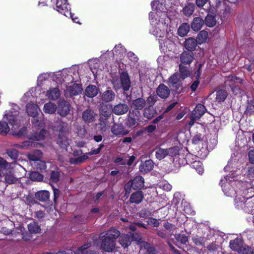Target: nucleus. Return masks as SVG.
Instances as JSON below:
<instances>
[{"mask_svg": "<svg viewBox=\"0 0 254 254\" xmlns=\"http://www.w3.org/2000/svg\"><path fill=\"white\" fill-rule=\"evenodd\" d=\"M50 193L47 190H42L37 192L36 194V197L40 201H44L49 199Z\"/></svg>", "mask_w": 254, "mask_h": 254, "instance_id": "obj_41", "label": "nucleus"}, {"mask_svg": "<svg viewBox=\"0 0 254 254\" xmlns=\"http://www.w3.org/2000/svg\"><path fill=\"white\" fill-rule=\"evenodd\" d=\"M156 93L160 98L165 99L170 94V89L164 84H161L158 87Z\"/></svg>", "mask_w": 254, "mask_h": 254, "instance_id": "obj_24", "label": "nucleus"}, {"mask_svg": "<svg viewBox=\"0 0 254 254\" xmlns=\"http://www.w3.org/2000/svg\"><path fill=\"white\" fill-rule=\"evenodd\" d=\"M238 253L239 254H253L254 252L250 247L244 245Z\"/></svg>", "mask_w": 254, "mask_h": 254, "instance_id": "obj_59", "label": "nucleus"}, {"mask_svg": "<svg viewBox=\"0 0 254 254\" xmlns=\"http://www.w3.org/2000/svg\"><path fill=\"white\" fill-rule=\"evenodd\" d=\"M109 127L108 118L101 117L99 119V127L102 131H106Z\"/></svg>", "mask_w": 254, "mask_h": 254, "instance_id": "obj_46", "label": "nucleus"}, {"mask_svg": "<svg viewBox=\"0 0 254 254\" xmlns=\"http://www.w3.org/2000/svg\"><path fill=\"white\" fill-rule=\"evenodd\" d=\"M184 64H181L179 65V70L180 72V76L182 79H184L190 75V71L187 67L183 66Z\"/></svg>", "mask_w": 254, "mask_h": 254, "instance_id": "obj_47", "label": "nucleus"}, {"mask_svg": "<svg viewBox=\"0 0 254 254\" xmlns=\"http://www.w3.org/2000/svg\"><path fill=\"white\" fill-rule=\"evenodd\" d=\"M153 168V163L152 161L148 160L141 164L139 166V170L141 172L146 173L152 170Z\"/></svg>", "mask_w": 254, "mask_h": 254, "instance_id": "obj_34", "label": "nucleus"}, {"mask_svg": "<svg viewBox=\"0 0 254 254\" xmlns=\"http://www.w3.org/2000/svg\"><path fill=\"white\" fill-rule=\"evenodd\" d=\"M27 156L29 160L34 161V164L42 158L43 153L39 150H35L34 151L29 153Z\"/></svg>", "mask_w": 254, "mask_h": 254, "instance_id": "obj_28", "label": "nucleus"}, {"mask_svg": "<svg viewBox=\"0 0 254 254\" xmlns=\"http://www.w3.org/2000/svg\"><path fill=\"white\" fill-rule=\"evenodd\" d=\"M88 64L94 75H97L102 70L103 66H101L100 61L97 59L89 60Z\"/></svg>", "mask_w": 254, "mask_h": 254, "instance_id": "obj_14", "label": "nucleus"}, {"mask_svg": "<svg viewBox=\"0 0 254 254\" xmlns=\"http://www.w3.org/2000/svg\"><path fill=\"white\" fill-rule=\"evenodd\" d=\"M131 233L128 234H123L119 238V243L124 248L128 247L131 244Z\"/></svg>", "mask_w": 254, "mask_h": 254, "instance_id": "obj_29", "label": "nucleus"}, {"mask_svg": "<svg viewBox=\"0 0 254 254\" xmlns=\"http://www.w3.org/2000/svg\"><path fill=\"white\" fill-rule=\"evenodd\" d=\"M27 227L30 233L36 234L40 232V226L35 222L30 223Z\"/></svg>", "mask_w": 254, "mask_h": 254, "instance_id": "obj_43", "label": "nucleus"}, {"mask_svg": "<svg viewBox=\"0 0 254 254\" xmlns=\"http://www.w3.org/2000/svg\"><path fill=\"white\" fill-rule=\"evenodd\" d=\"M90 246V244L89 243L85 244L76 250L74 253L75 254H93V252L87 250Z\"/></svg>", "mask_w": 254, "mask_h": 254, "instance_id": "obj_42", "label": "nucleus"}, {"mask_svg": "<svg viewBox=\"0 0 254 254\" xmlns=\"http://www.w3.org/2000/svg\"><path fill=\"white\" fill-rule=\"evenodd\" d=\"M121 85H118L116 82H114V86L118 88H120L121 86L123 87L124 90H128L130 86V81L129 76L127 73L123 72L121 75Z\"/></svg>", "mask_w": 254, "mask_h": 254, "instance_id": "obj_15", "label": "nucleus"}, {"mask_svg": "<svg viewBox=\"0 0 254 254\" xmlns=\"http://www.w3.org/2000/svg\"><path fill=\"white\" fill-rule=\"evenodd\" d=\"M196 41L194 38H189L185 41V47L188 51H192L196 46Z\"/></svg>", "mask_w": 254, "mask_h": 254, "instance_id": "obj_37", "label": "nucleus"}, {"mask_svg": "<svg viewBox=\"0 0 254 254\" xmlns=\"http://www.w3.org/2000/svg\"><path fill=\"white\" fill-rule=\"evenodd\" d=\"M208 37V33L202 30L200 31L197 36L198 41L199 44L205 42Z\"/></svg>", "mask_w": 254, "mask_h": 254, "instance_id": "obj_56", "label": "nucleus"}, {"mask_svg": "<svg viewBox=\"0 0 254 254\" xmlns=\"http://www.w3.org/2000/svg\"><path fill=\"white\" fill-rule=\"evenodd\" d=\"M156 114V112L153 108L149 107L144 110V116L148 119H152Z\"/></svg>", "mask_w": 254, "mask_h": 254, "instance_id": "obj_52", "label": "nucleus"}, {"mask_svg": "<svg viewBox=\"0 0 254 254\" xmlns=\"http://www.w3.org/2000/svg\"><path fill=\"white\" fill-rule=\"evenodd\" d=\"M26 110L28 115L33 118V123L36 126H39V125L38 124L39 121L37 120L38 112L40 111L39 107L36 104L28 103L26 105Z\"/></svg>", "mask_w": 254, "mask_h": 254, "instance_id": "obj_10", "label": "nucleus"}, {"mask_svg": "<svg viewBox=\"0 0 254 254\" xmlns=\"http://www.w3.org/2000/svg\"><path fill=\"white\" fill-rule=\"evenodd\" d=\"M54 8L57 11L68 17L71 15L70 7L67 0H50Z\"/></svg>", "mask_w": 254, "mask_h": 254, "instance_id": "obj_5", "label": "nucleus"}, {"mask_svg": "<svg viewBox=\"0 0 254 254\" xmlns=\"http://www.w3.org/2000/svg\"><path fill=\"white\" fill-rule=\"evenodd\" d=\"M34 165L37 169L41 171H45L47 168L45 162L41 160V159L35 163Z\"/></svg>", "mask_w": 254, "mask_h": 254, "instance_id": "obj_57", "label": "nucleus"}, {"mask_svg": "<svg viewBox=\"0 0 254 254\" xmlns=\"http://www.w3.org/2000/svg\"><path fill=\"white\" fill-rule=\"evenodd\" d=\"M61 92L57 87H52L48 90L46 93V97L50 100L55 101L60 96Z\"/></svg>", "mask_w": 254, "mask_h": 254, "instance_id": "obj_19", "label": "nucleus"}, {"mask_svg": "<svg viewBox=\"0 0 254 254\" xmlns=\"http://www.w3.org/2000/svg\"><path fill=\"white\" fill-rule=\"evenodd\" d=\"M204 106L202 104H198L192 112V118L200 119L206 112Z\"/></svg>", "mask_w": 254, "mask_h": 254, "instance_id": "obj_26", "label": "nucleus"}, {"mask_svg": "<svg viewBox=\"0 0 254 254\" xmlns=\"http://www.w3.org/2000/svg\"><path fill=\"white\" fill-rule=\"evenodd\" d=\"M96 114L91 109H87L82 114V119L85 123H89L95 120Z\"/></svg>", "mask_w": 254, "mask_h": 254, "instance_id": "obj_25", "label": "nucleus"}, {"mask_svg": "<svg viewBox=\"0 0 254 254\" xmlns=\"http://www.w3.org/2000/svg\"><path fill=\"white\" fill-rule=\"evenodd\" d=\"M24 228L22 226L17 227L15 231L11 233L12 239L14 241L23 240L25 241L29 240L31 238V235L29 233H24Z\"/></svg>", "mask_w": 254, "mask_h": 254, "instance_id": "obj_9", "label": "nucleus"}, {"mask_svg": "<svg viewBox=\"0 0 254 254\" xmlns=\"http://www.w3.org/2000/svg\"><path fill=\"white\" fill-rule=\"evenodd\" d=\"M178 73L174 74L169 78V85L178 90L181 86V80Z\"/></svg>", "mask_w": 254, "mask_h": 254, "instance_id": "obj_22", "label": "nucleus"}, {"mask_svg": "<svg viewBox=\"0 0 254 254\" xmlns=\"http://www.w3.org/2000/svg\"><path fill=\"white\" fill-rule=\"evenodd\" d=\"M128 109L129 108L127 104L120 103L114 106L112 112L117 115H122L127 113Z\"/></svg>", "mask_w": 254, "mask_h": 254, "instance_id": "obj_21", "label": "nucleus"}, {"mask_svg": "<svg viewBox=\"0 0 254 254\" xmlns=\"http://www.w3.org/2000/svg\"><path fill=\"white\" fill-rule=\"evenodd\" d=\"M70 105L65 101H61L58 105V113L62 116H66L69 112Z\"/></svg>", "mask_w": 254, "mask_h": 254, "instance_id": "obj_17", "label": "nucleus"}, {"mask_svg": "<svg viewBox=\"0 0 254 254\" xmlns=\"http://www.w3.org/2000/svg\"><path fill=\"white\" fill-rule=\"evenodd\" d=\"M190 29V25L187 23H182L178 28V34L181 37H184L187 35Z\"/></svg>", "mask_w": 254, "mask_h": 254, "instance_id": "obj_38", "label": "nucleus"}, {"mask_svg": "<svg viewBox=\"0 0 254 254\" xmlns=\"http://www.w3.org/2000/svg\"><path fill=\"white\" fill-rule=\"evenodd\" d=\"M247 192L248 190H245V193L242 194V196L236 195V198L234 199L235 205L238 209H244L249 213H254V195L247 196Z\"/></svg>", "mask_w": 254, "mask_h": 254, "instance_id": "obj_3", "label": "nucleus"}, {"mask_svg": "<svg viewBox=\"0 0 254 254\" xmlns=\"http://www.w3.org/2000/svg\"><path fill=\"white\" fill-rule=\"evenodd\" d=\"M204 24L203 20L199 17H195L193 19L191 24V29L195 31H199Z\"/></svg>", "mask_w": 254, "mask_h": 254, "instance_id": "obj_30", "label": "nucleus"}, {"mask_svg": "<svg viewBox=\"0 0 254 254\" xmlns=\"http://www.w3.org/2000/svg\"><path fill=\"white\" fill-rule=\"evenodd\" d=\"M71 71L67 69H63L62 71H59L54 73V75L59 82H65V85H70L73 84L74 81H77V77H74L71 74Z\"/></svg>", "mask_w": 254, "mask_h": 254, "instance_id": "obj_6", "label": "nucleus"}, {"mask_svg": "<svg viewBox=\"0 0 254 254\" xmlns=\"http://www.w3.org/2000/svg\"><path fill=\"white\" fill-rule=\"evenodd\" d=\"M7 154L12 159H16L18 157V152L15 149H10L7 150Z\"/></svg>", "mask_w": 254, "mask_h": 254, "instance_id": "obj_62", "label": "nucleus"}, {"mask_svg": "<svg viewBox=\"0 0 254 254\" xmlns=\"http://www.w3.org/2000/svg\"><path fill=\"white\" fill-rule=\"evenodd\" d=\"M115 97V94L112 90L105 91L101 95V99L105 102H111L114 100Z\"/></svg>", "mask_w": 254, "mask_h": 254, "instance_id": "obj_33", "label": "nucleus"}, {"mask_svg": "<svg viewBox=\"0 0 254 254\" xmlns=\"http://www.w3.org/2000/svg\"><path fill=\"white\" fill-rule=\"evenodd\" d=\"M33 140L29 138V140L23 141L22 143L14 144L15 146L21 148L23 149H29L32 147H38L41 146V144L36 142Z\"/></svg>", "mask_w": 254, "mask_h": 254, "instance_id": "obj_18", "label": "nucleus"}, {"mask_svg": "<svg viewBox=\"0 0 254 254\" xmlns=\"http://www.w3.org/2000/svg\"><path fill=\"white\" fill-rule=\"evenodd\" d=\"M206 25L210 27L214 26L216 24V20L214 16L211 14H208L205 19Z\"/></svg>", "mask_w": 254, "mask_h": 254, "instance_id": "obj_51", "label": "nucleus"}, {"mask_svg": "<svg viewBox=\"0 0 254 254\" xmlns=\"http://www.w3.org/2000/svg\"><path fill=\"white\" fill-rule=\"evenodd\" d=\"M191 157H195V159H197V157L196 156L191 154H189L186 156L187 161L188 162V163L190 164V165L192 168L196 170L198 174H202L203 172L202 163L197 160L191 161L190 160V158Z\"/></svg>", "mask_w": 254, "mask_h": 254, "instance_id": "obj_13", "label": "nucleus"}, {"mask_svg": "<svg viewBox=\"0 0 254 254\" xmlns=\"http://www.w3.org/2000/svg\"><path fill=\"white\" fill-rule=\"evenodd\" d=\"M83 89L81 84L77 83L66 85L64 90V95L66 97H71L80 94L82 92Z\"/></svg>", "mask_w": 254, "mask_h": 254, "instance_id": "obj_8", "label": "nucleus"}, {"mask_svg": "<svg viewBox=\"0 0 254 254\" xmlns=\"http://www.w3.org/2000/svg\"><path fill=\"white\" fill-rule=\"evenodd\" d=\"M18 109L19 107L14 105L10 110L6 111L3 118V120L7 121L9 124L14 128L19 124L20 117Z\"/></svg>", "mask_w": 254, "mask_h": 254, "instance_id": "obj_4", "label": "nucleus"}, {"mask_svg": "<svg viewBox=\"0 0 254 254\" xmlns=\"http://www.w3.org/2000/svg\"><path fill=\"white\" fill-rule=\"evenodd\" d=\"M50 74L48 73H43L38 76L37 78V85L41 86L44 81H46L49 78Z\"/></svg>", "mask_w": 254, "mask_h": 254, "instance_id": "obj_49", "label": "nucleus"}, {"mask_svg": "<svg viewBox=\"0 0 254 254\" xmlns=\"http://www.w3.org/2000/svg\"><path fill=\"white\" fill-rule=\"evenodd\" d=\"M29 178L32 181H41L43 179V176L37 172H32L29 174Z\"/></svg>", "mask_w": 254, "mask_h": 254, "instance_id": "obj_53", "label": "nucleus"}, {"mask_svg": "<svg viewBox=\"0 0 254 254\" xmlns=\"http://www.w3.org/2000/svg\"><path fill=\"white\" fill-rule=\"evenodd\" d=\"M160 188L165 191H169L172 189V186L167 182H162L159 186Z\"/></svg>", "mask_w": 254, "mask_h": 254, "instance_id": "obj_64", "label": "nucleus"}, {"mask_svg": "<svg viewBox=\"0 0 254 254\" xmlns=\"http://www.w3.org/2000/svg\"><path fill=\"white\" fill-rule=\"evenodd\" d=\"M177 243L181 245H186L188 239L187 237L184 234H178L175 236Z\"/></svg>", "mask_w": 254, "mask_h": 254, "instance_id": "obj_54", "label": "nucleus"}, {"mask_svg": "<svg viewBox=\"0 0 254 254\" xmlns=\"http://www.w3.org/2000/svg\"><path fill=\"white\" fill-rule=\"evenodd\" d=\"M245 176L250 180H254V167L249 166L245 170Z\"/></svg>", "mask_w": 254, "mask_h": 254, "instance_id": "obj_50", "label": "nucleus"}, {"mask_svg": "<svg viewBox=\"0 0 254 254\" xmlns=\"http://www.w3.org/2000/svg\"><path fill=\"white\" fill-rule=\"evenodd\" d=\"M167 152H168V156H170L174 161L179 157V148L178 146L170 147L167 148Z\"/></svg>", "mask_w": 254, "mask_h": 254, "instance_id": "obj_39", "label": "nucleus"}, {"mask_svg": "<svg viewBox=\"0 0 254 254\" xmlns=\"http://www.w3.org/2000/svg\"><path fill=\"white\" fill-rule=\"evenodd\" d=\"M140 113L139 111L130 113L127 122V125L129 127H134L139 125L140 121Z\"/></svg>", "mask_w": 254, "mask_h": 254, "instance_id": "obj_12", "label": "nucleus"}, {"mask_svg": "<svg viewBox=\"0 0 254 254\" xmlns=\"http://www.w3.org/2000/svg\"><path fill=\"white\" fill-rule=\"evenodd\" d=\"M46 131L45 129H41L39 133H36L30 137V139L33 140L40 141L44 139Z\"/></svg>", "mask_w": 254, "mask_h": 254, "instance_id": "obj_44", "label": "nucleus"}, {"mask_svg": "<svg viewBox=\"0 0 254 254\" xmlns=\"http://www.w3.org/2000/svg\"><path fill=\"white\" fill-rule=\"evenodd\" d=\"M143 197L142 191H136L131 194L130 197V202L132 203L138 204L141 202Z\"/></svg>", "mask_w": 254, "mask_h": 254, "instance_id": "obj_36", "label": "nucleus"}, {"mask_svg": "<svg viewBox=\"0 0 254 254\" xmlns=\"http://www.w3.org/2000/svg\"><path fill=\"white\" fill-rule=\"evenodd\" d=\"M8 163L0 156V177L2 176V171L7 167Z\"/></svg>", "mask_w": 254, "mask_h": 254, "instance_id": "obj_61", "label": "nucleus"}, {"mask_svg": "<svg viewBox=\"0 0 254 254\" xmlns=\"http://www.w3.org/2000/svg\"><path fill=\"white\" fill-rule=\"evenodd\" d=\"M57 109V105L52 102H48L44 105L43 111L46 114H53Z\"/></svg>", "mask_w": 254, "mask_h": 254, "instance_id": "obj_35", "label": "nucleus"}, {"mask_svg": "<svg viewBox=\"0 0 254 254\" xmlns=\"http://www.w3.org/2000/svg\"><path fill=\"white\" fill-rule=\"evenodd\" d=\"M194 5L192 3H188L183 8V12L186 15L190 16L194 11Z\"/></svg>", "mask_w": 254, "mask_h": 254, "instance_id": "obj_45", "label": "nucleus"}, {"mask_svg": "<svg viewBox=\"0 0 254 254\" xmlns=\"http://www.w3.org/2000/svg\"><path fill=\"white\" fill-rule=\"evenodd\" d=\"M236 166V161L233 160V159H230L227 165V166L224 168V170L225 171H234V167L233 166Z\"/></svg>", "mask_w": 254, "mask_h": 254, "instance_id": "obj_58", "label": "nucleus"}, {"mask_svg": "<svg viewBox=\"0 0 254 254\" xmlns=\"http://www.w3.org/2000/svg\"><path fill=\"white\" fill-rule=\"evenodd\" d=\"M130 238L131 242L132 241H134L137 242V243H141V247H144V248L147 250L148 254H155V249L153 247H151L150 244L146 243L145 242H141V237L139 235L137 234H133V233H131Z\"/></svg>", "mask_w": 254, "mask_h": 254, "instance_id": "obj_11", "label": "nucleus"}, {"mask_svg": "<svg viewBox=\"0 0 254 254\" xmlns=\"http://www.w3.org/2000/svg\"><path fill=\"white\" fill-rule=\"evenodd\" d=\"M146 105V101L142 98H138L134 100L131 104V108L136 110H142Z\"/></svg>", "mask_w": 254, "mask_h": 254, "instance_id": "obj_27", "label": "nucleus"}, {"mask_svg": "<svg viewBox=\"0 0 254 254\" xmlns=\"http://www.w3.org/2000/svg\"><path fill=\"white\" fill-rule=\"evenodd\" d=\"M227 93L225 90H219L216 93V100L219 102H223L226 98Z\"/></svg>", "mask_w": 254, "mask_h": 254, "instance_id": "obj_48", "label": "nucleus"}, {"mask_svg": "<svg viewBox=\"0 0 254 254\" xmlns=\"http://www.w3.org/2000/svg\"><path fill=\"white\" fill-rule=\"evenodd\" d=\"M130 183L134 190L140 189L144 186V179L140 176H136Z\"/></svg>", "mask_w": 254, "mask_h": 254, "instance_id": "obj_32", "label": "nucleus"}, {"mask_svg": "<svg viewBox=\"0 0 254 254\" xmlns=\"http://www.w3.org/2000/svg\"><path fill=\"white\" fill-rule=\"evenodd\" d=\"M230 248L234 251L238 253L243 248V242L241 238H237L234 240L230 241L229 243Z\"/></svg>", "mask_w": 254, "mask_h": 254, "instance_id": "obj_23", "label": "nucleus"}, {"mask_svg": "<svg viewBox=\"0 0 254 254\" xmlns=\"http://www.w3.org/2000/svg\"><path fill=\"white\" fill-rule=\"evenodd\" d=\"M114 53L117 54L124 53L126 52L125 48L121 44L116 45L113 50Z\"/></svg>", "mask_w": 254, "mask_h": 254, "instance_id": "obj_63", "label": "nucleus"}, {"mask_svg": "<svg viewBox=\"0 0 254 254\" xmlns=\"http://www.w3.org/2000/svg\"><path fill=\"white\" fill-rule=\"evenodd\" d=\"M119 231L112 228L107 232L102 233L99 239L101 241V248L108 252L113 251L116 246V239L120 236Z\"/></svg>", "mask_w": 254, "mask_h": 254, "instance_id": "obj_2", "label": "nucleus"}, {"mask_svg": "<svg viewBox=\"0 0 254 254\" xmlns=\"http://www.w3.org/2000/svg\"><path fill=\"white\" fill-rule=\"evenodd\" d=\"M111 131L115 135H125L128 133V131L125 129L122 124L116 123H114L112 127Z\"/></svg>", "mask_w": 254, "mask_h": 254, "instance_id": "obj_20", "label": "nucleus"}, {"mask_svg": "<svg viewBox=\"0 0 254 254\" xmlns=\"http://www.w3.org/2000/svg\"><path fill=\"white\" fill-rule=\"evenodd\" d=\"M21 175H16L15 176L11 172L6 173L5 174V182L9 184H15L19 181V179L21 178L23 176L26 175L25 169L20 165L18 166L17 168Z\"/></svg>", "mask_w": 254, "mask_h": 254, "instance_id": "obj_7", "label": "nucleus"}, {"mask_svg": "<svg viewBox=\"0 0 254 254\" xmlns=\"http://www.w3.org/2000/svg\"><path fill=\"white\" fill-rule=\"evenodd\" d=\"M194 59L192 51H185L180 55L181 64H190Z\"/></svg>", "mask_w": 254, "mask_h": 254, "instance_id": "obj_16", "label": "nucleus"}, {"mask_svg": "<svg viewBox=\"0 0 254 254\" xmlns=\"http://www.w3.org/2000/svg\"><path fill=\"white\" fill-rule=\"evenodd\" d=\"M99 92V89L95 85H90L85 90V94L88 97L93 98L96 96Z\"/></svg>", "mask_w": 254, "mask_h": 254, "instance_id": "obj_31", "label": "nucleus"}, {"mask_svg": "<svg viewBox=\"0 0 254 254\" xmlns=\"http://www.w3.org/2000/svg\"><path fill=\"white\" fill-rule=\"evenodd\" d=\"M168 152H167V148L164 149L162 148H158L155 150L156 157L159 160H162L167 156Z\"/></svg>", "mask_w": 254, "mask_h": 254, "instance_id": "obj_40", "label": "nucleus"}, {"mask_svg": "<svg viewBox=\"0 0 254 254\" xmlns=\"http://www.w3.org/2000/svg\"><path fill=\"white\" fill-rule=\"evenodd\" d=\"M112 112L110 110L107 108L102 107L101 109V115L102 116L105 117V118H108L111 115Z\"/></svg>", "mask_w": 254, "mask_h": 254, "instance_id": "obj_60", "label": "nucleus"}, {"mask_svg": "<svg viewBox=\"0 0 254 254\" xmlns=\"http://www.w3.org/2000/svg\"><path fill=\"white\" fill-rule=\"evenodd\" d=\"M233 176V173L229 174L222 178L220 181V185L224 194L230 197H234L236 198V195L242 196L245 193V190L241 189L240 187L242 186L240 182H236Z\"/></svg>", "mask_w": 254, "mask_h": 254, "instance_id": "obj_1", "label": "nucleus"}, {"mask_svg": "<svg viewBox=\"0 0 254 254\" xmlns=\"http://www.w3.org/2000/svg\"><path fill=\"white\" fill-rule=\"evenodd\" d=\"M9 130V127L7 123L4 121H0V134H4Z\"/></svg>", "mask_w": 254, "mask_h": 254, "instance_id": "obj_55", "label": "nucleus"}]
</instances>
